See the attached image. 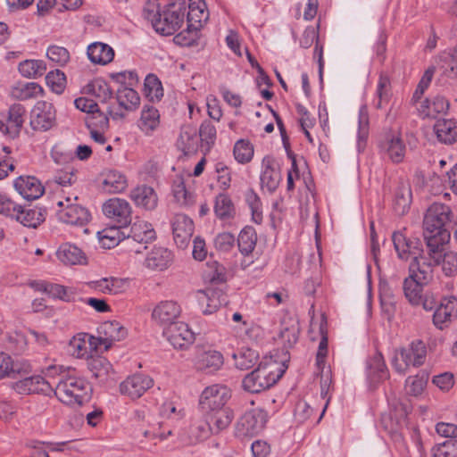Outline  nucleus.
<instances>
[{
    "label": "nucleus",
    "mask_w": 457,
    "mask_h": 457,
    "mask_svg": "<svg viewBox=\"0 0 457 457\" xmlns=\"http://www.w3.org/2000/svg\"><path fill=\"white\" fill-rule=\"evenodd\" d=\"M440 264L445 276H455L457 274V253L454 251L444 252L443 248Z\"/></svg>",
    "instance_id": "obj_50"
},
{
    "label": "nucleus",
    "mask_w": 457,
    "mask_h": 457,
    "mask_svg": "<svg viewBox=\"0 0 457 457\" xmlns=\"http://www.w3.org/2000/svg\"><path fill=\"white\" fill-rule=\"evenodd\" d=\"M411 203V190L409 186L400 185L395 194L394 210L396 214L403 215L410 209Z\"/></svg>",
    "instance_id": "obj_40"
},
{
    "label": "nucleus",
    "mask_w": 457,
    "mask_h": 457,
    "mask_svg": "<svg viewBox=\"0 0 457 457\" xmlns=\"http://www.w3.org/2000/svg\"><path fill=\"white\" fill-rule=\"evenodd\" d=\"M437 258L430 255V248L422 256H415L408 266L409 278L423 283L431 284L435 278V269L440 264L442 250L437 249Z\"/></svg>",
    "instance_id": "obj_8"
},
{
    "label": "nucleus",
    "mask_w": 457,
    "mask_h": 457,
    "mask_svg": "<svg viewBox=\"0 0 457 457\" xmlns=\"http://www.w3.org/2000/svg\"><path fill=\"white\" fill-rule=\"evenodd\" d=\"M392 240L395 250L401 260H412L415 256H422L426 253L422 242L419 238H409L401 231L395 232Z\"/></svg>",
    "instance_id": "obj_15"
},
{
    "label": "nucleus",
    "mask_w": 457,
    "mask_h": 457,
    "mask_svg": "<svg viewBox=\"0 0 457 457\" xmlns=\"http://www.w3.org/2000/svg\"><path fill=\"white\" fill-rule=\"evenodd\" d=\"M187 21L188 28L199 29L209 19V12L204 0H189L187 4Z\"/></svg>",
    "instance_id": "obj_24"
},
{
    "label": "nucleus",
    "mask_w": 457,
    "mask_h": 457,
    "mask_svg": "<svg viewBox=\"0 0 457 457\" xmlns=\"http://www.w3.org/2000/svg\"><path fill=\"white\" fill-rule=\"evenodd\" d=\"M129 196L137 206L152 211L156 208L158 196L154 189L146 185H140L130 191Z\"/></svg>",
    "instance_id": "obj_25"
},
{
    "label": "nucleus",
    "mask_w": 457,
    "mask_h": 457,
    "mask_svg": "<svg viewBox=\"0 0 457 457\" xmlns=\"http://www.w3.org/2000/svg\"><path fill=\"white\" fill-rule=\"evenodd\" d=\"M41 93L43 88L36 82H18L10 90L11 97L20 101L37 97Z\"/></svg>",
    "instance_id": "obj_34"
},
{
    "label": "nucleus",
    "mask_w": 457,
    "mask_h": 457,
    "mask_svg": "<svg viewBox=\"0 0 457 457\" xmlns=\"http://www.w3.org/2000/svg\"><path fill=\"white\" fill-rule=\"evenodd\" d=\"M46 81L48 87L56 93L62 94L65 88L66 77L60 70L49 71L46 76Z\"/></svg>",
    "instance_id": "obj_52"
},
{
    "label": "nucleus",
    "mask_w": 457,
    "mask_h": 457,
    "mask_svg": "<svg viewBox=\"0 0 457 457\" xmlns=\"http://www.w3.org/2000/svg\"><path fill=\"white\" fill-rule=\"evenodd\" d=\"M231 397L230 389L224 385L214 384L206 386L199 396L198 408L201 415L215 419L219 426L228 427L233 419V411L226 407Z\"/></svg>",
    "instance_id": "obj_3"
},
{
    "label": "nucleus",
    "mask_w": 457,
    "mask_h": 457,
    "mask_svg": "<svg viewBox=\"0 0 457 457\" xmlns=\"http://www.w3.org/2000/svg\"><path fill=\"white\" fill-rule=\"evenodd\" d=\"M187 12L186 0H170L161 10L158 0H147L142 15L149 21L154 30L162 36L173 35L184 22Z\"/></svg>",
    "instance_id": "obj_2"
},
{
    "label": "nucleus",
    "mask_w": 457,
    "mask_h": 457,
    "mask_svg": "<svg viewBox=\"0 0 457 457\" xmlns=\"http://www.w3.org/2000/svg\"><path fill=\"white\" fill-rule=\"evenodd\" d=\"M391 97V82L387 76L381 74L379 76L376 96L373 104L377 109H381L386 104H388Z\"/></svg>",
    "instance_id": "obj_43"
},
{
    "label": "nucleus",
    "mask_w": 457,
    "mask_h": 457,
    "mask_svg": "<svg viewBox=\"0 0 457 457\" xmlns=\"http://www.w3.org/2000/svg\"><path fill=\"white\" fill-rule=\"evenodd\" d=\"M128 187V180L124 174L115 170H107L104 174L103 188L110 194L123 192Z\"/></svg>",
    "instance_id": "obj_32"
},
{
    "label": "nucleus",
    "mask_w": 457,
    "mask_h": 457,
    "mask_svg": "<svg viewBox=\"0 0 457 457\" xmlns=\"http://www.w3.org/2000/svg\"><path fill=\"white\" fill-rule=\"evenodd\" d=\"M13 186L16 191L29 201L39 198L45 192L41 182L33 176H20L14 180Z\"/></svg>",
    "instance_id": "obj_21"
},
{
    "label": "nucleus",
    "mask_w": 457,
    "mask_h": 457,
    "mask_svg": "<svg viewBox=\"0 0 457 457\" xmlns=\"http://www.w3.org/2000/svg\"><path fill=\"white\" fill-rule=\"evenodd\" d=\"M214 213L220 220H230L236 215L235 205L228 194L220 193L215 197Z\"/></svg>",
    "instance_id": "obj_33"
},
{
    "label": "nucleus",
    "mask_w": 457,
    "mask_h": 457,
    "mask_svg": "<svg viewBox=\"0 0 457 457\" xmlns=\"http://www.w3.org/2000/svg\"><path fill=\"white\" fill-rule=\"evenodd\" d=\"M47 58L59 66H64L70 61V53L63 47L59 46H50L46 50Z\"/></svg>",
    "instance_id": "obj_56"
},
{
    "label": "nucleus",
    "mask_w": 457,
    "mask_h": 457,
    "mask_svg": "<svg viewBox=\"0 0 457 457\" xmlns=\"http://www.w3.org/2000/svg\"><path fill=\"white\" fill-rule=\"evenodd\" d=\"M427 357L426 344L420 340H413L408 347L401 348L392 360V365L399 374H405L408 368L420 367L424 364Z\"/></svg>",
    "instance_id": "obj_7"
},
{
    "label": "nucleus",
    "mask_w": 457,
    "mask_h": 457,
    "mask_svg": "<svg viewBox=\"0 0 457 457\" xmlns=\"http://www.w3.org/2000/svg\"><path fill=\"white\" fill-rule=\"evenodd\" d=\"M260 180L262 188H266L270 193H273L279 185L281 175L278 170L274 169L270 163H267L261 173Z\"/></svg>",
    "instance_id": "obj_44"
},
{
    "label": "nucleus",
    "mask_w": 457,
    "mask_h": 457,
    "mask_svg": "<svg viewBox=\"0 0 457 457\" xmlns=\"http://www.w3.org/2000/svg\"><path fill=\"white\" fill-rule=\"evenodd\" d=\"M287 369V365L285 361L278 365L271 357H265L259 362L255 370L243 378L242 386L249 393H261L276 384Z\"/></svg>",
    "instance_id": "obj_4"
},
{
    "label": "nucleus",
    "mask_w": 457,
    "mask_h": 457,
    "mask_svg": "<svg viewBox=\"0 0 457 457\" xmlns=\"http://www.w3.org/2000/svg\"><path fill=\"white\" fill-rule=\"evenodd\" d=\"M259 353L252 348H241L233 353L235 366L242 370L252 369L259 361Z\"/></svg>",
    "instance_id": "obj_39"
},
{
    "label": "nucleus",
    "mask_w": 457,
    "mask_h": 457,
    "mask_svg": "<svg viewBox=\"0 0 457 457\" xmlns=\"http://www.w3.org/2000/svg\"><path fill=\"white\" fill-rule=\"evenodd\" d=\"M101 329L106 337L105 341H120L127 336V329L117 320L105 321Z\"/></svg>",
    "instance_id": "obj_48"
},
{
    "label": "nucleus",
    "mask_w": 457,
    "mask_h": 457,
    "mask_svg": "<svg viewBox=\"0 0 457 457\" xmlns=\"http://www.w3.org/2000/svg\"><path fill=\"white\" fill-rule=\"evenodd\" d=\"M13 390L20 395L43 394L50 395L54 385L41 376H31L12 384Z\"/></svg>",
    "instance_id": "obj_18"
},
{
    "label": "nucleus",
    "mask_w": 457,
    "mask_h": 457,
    "mask_svg": "<svg viewBox=\"0 0 457 457\" xmlns=\"http://www.w3.org/2000/svg\"><path fill=\"white\" fill-rule=\"evenodd\" d=\"M116 100L120 107L127 111L136 110L140 104V97L136 90L126 86H120L116 92Z\"/></svg>",
    "instance_id": "obj_36"
},
{
    "label": "nucleus",
    "mask_w": 457,
    "mask_h": 457,
    "mask_svg": "<svg viewBox=\"0 0 457 457\" xmlns=\"http://www.w3.org/2000/svg\"><path fill=\"white\" fill-rule=\"evenodd\" d=\"M160 124L159 111L153 105L145 104L141 112L138 127L146 135L154 131Z\"/></svg>",
    "instance_id": "obj_35"
},
{
    "label": "nucleus",
    "mask_w": 457,
    "mask_h": 457,
    "mask_svg": "<svg viewBox=\"0 0 457 457\" xmlns=\"http://www.w3.org/2000/svg\"><path fill=\"white\" fill-rule=\"evenodd\" d=\"M88 335L79 334L74 337L70 342V347L72 350V354L78 358H83L87 356L88 353V342L87 338Z\"/></svg>",
    "instance_id": "obj_58"
},
{
    "label": "nucleus",
    "mask_w": 457,
    "mask_h": 457,
    "mask_svg": "<svg viewBox=\"0 0 457 457\" xmlns=\"http://www.w3.org/2000/svg\"><path fill=\"white\" fill-rule=\"evenodd\" d=\"M87 368L98 383L106 384L114 380L112 363L104 356H91L87 361Z\"/></svg>",
    "instance_id": "obj_20"
},
{
    "label": "nucleus",
    "mask_w": 457,
    "mask_h": 457,
    "mask_svg": "<svg viewBox=\"0 0 457 457\" xmlns=\"http://www.w3.org/2000/svg\"><path fill=\"white\" fill-rule=\"evenodd\" d=\"M428 379V374L425 371L419 372L415 376H410L405 380L406 393L412 396H418L424 391Z\"/></svg>",
    "instance_id": "obj_46"
},
{
    "label": "nucleus",
    "mask_w": 457,
    "mask_h": 457,
    "mask_svg": "<svg viewBox=\"0 0 457 457\" xmlns=\"http://www.w3.org/2000/svg\"><path fill=\"white\" fill-rule=\"evenodd\" d=\"M378 149L383 159L395 164L403 162L406 154V145L399 133L382 135L378 140Z\"/></svg>",
    "instance_id": "obj_9"
},
{
    "label": "nucleus",
    "mask_w": 457,
    "mask_h": 457,
    "mask_svg": "<svg viewBox=\"0 0 457 457\" xmlns=\"http://www.w3.org/2000/svg\"><path fill=\"white\" fill-rule=\"evenodd\" d=\"M428 286L429 284L406 277L403 281L404 297L411 306H422L427 312L433 311L437 304V295L430 289H426Z\"/></svg>",
    "instance_id": "obj_6"
},
{
    "label": "nucleus",
    "mask_w": 457,
    "mask_h": 457,
    "mask_svg": "<svg viewBox=\"0 0 457 457\" xmlns=\"http://www.w3.org/2000/svg\"><path fill=\"white\" fill-rule=\"evenodd\" d=\"M232 320L234 322H241L245 328V337L250 340H256L262 333L261 327L254 324L253 322L248 323L244 320V317L239 312L232 314Z\"/></svg>",
    "instance_id": "obj_60"
},
{
    "label": "nucleus",
    "mask_w": 457,
    "mask_h": 457,
    "mask_svg": "<svg viewBox=\"0 0 457 457\" xmlns=\"http://www.w3.org/2000/svg\"><path fill=\"white\" fill-rule=\"evenodd\" d=\"M235 159L240 163L249 162L253 156V145L245 140H238L234 146Z\"/></svg>",
    "instance_id": "obj_51"
},
{
    "label": "nucleus",
    "mask_w": 457,
    "mask_h": 457,
    "mask_svg": "<svg viewBox=\"0 0 457 457\" xmlns=\"http://www.w3.org/2000/svg\"><path fill=\"white\" fill-rule=\"evenodd\" d=\"M57 205L61 207L57 212V217L60 221L80 227L89 221V212L79 204H72L70 197L65 199V203L59 201Z\"/></svg>",
    "instance_id": "obj_14"
},
{
    "label": "nucleus",
    "mask_w": 457,
    "mask_h": 457,
    "mask_svg": "<svg viewBox=\"0 0 457 457\" xmlns=\"http://www.w3.org/2000/svg\"><path fill=\"white\" fill-rule=\"evenodd\" d=\"M56 122V111L53 104L46 101H38L30 113V126L32 129L47 131Z\"/></svg>",
    "instance_id": "obj_11"
},
{
    "label": "nucleus",
    "mask_w": 457,
    "mask_h": 457,
    "mask_svg": "<svg viewBox=\"0 0 457 457\" xmlns=\"http://www.w3.org/2000/svg\"><path fill=\"white\" fill-rule=\"evenodd\" d=\"M27 338L20 332L9 334L6 340V348L14 354H21L27 349Z\"/></svg>",
    "instance_id": "obj_53"
},
{
    "label": "nucleus",
    "mask_w": 457,
    "mask_h": 457,
    "mask_svg": "<svg viewBox=\"0 0 457 457\" xmlns=\"http://www.w3.org/2000/svg\"><path fill=\"white\" fill-rule=\"evenodd\" d=\"M245 200L249 206L253 219L257 221L262 220V202L257 193L253 188H248L245 193Z\"/></svg>",
    "instance_id": "obj_55"
},
{
    "label": "nucleus",
    "mask_w": 457,
    "mask_h": 457,
    "mask_svg": "<svg viewBox=\"0 0 457 457\" xmlns=\"http://www.w3.org/2000/svg\"><path fill=\"white\" fill-rule=\"evenodd\" d=\"M53 392L62 403L71 405H82L90 400L92 395L91 385L82 378L62 376Z\"/></svg>",
    "instance_id": "obj_5"
},
{
    "label": "nucleus",
    "mask_w": 457,
    "mask_h": 457,
    "mask_svg": "<svg viewBox=\"0 0 457 457\" xmlns=\"http://www.w3.org/2000/svg\"><path fill=\"white\" fill-rule=\"evenodd\" d=\"M156 233L153 225L143 220H136L130 227L128 238L140 244H147L155 239Z\"/></svg>",
    "instance_id": "obj_26"
},
{
    "label": "nucleus",
    "mask_w": 457,
    "mask_h": 457,
    "mask_svg": "<svg viewBox=\"0 0 457 457\" xmlns=\"http://www.w3.org/2000/svg\"><path fill=\"white\" fill-rule=\"evenodd\" d=\"M173 262V253L165 247H154L146 255L144 265L151 270L162 271L168 269Z\"/></svg>",
    "instance_id": "obj_22"
},
{
    "label": "nucleus",
    "mask_w": 457,
    "mask_h": 457,
    "mask_svg": "<svg viewBox=\"0 0 457 457\" xmlns=\"http://www.w3.org/2000/svg\"><path fill=\"white\" fill-rule=\"evenodd\" d=\"M26 115V109L21 104H13L8 110L7 121L11 125V137L15 138L20 135V132L24 124V117Z\"/></svg>",
    "instance_id": "obj_37"
},
{
    "label": "nucleus",
    "mask_w": 457,
    "mask_h": 457,
    "mask_svg": "<svg viewBox=\"0 0 457 457\" xmlns=\"http://www.w3.org/2000/svg\"><path fill=\"white\" fill-rule=\"evenodd\" d=\"M224 363V358L220 352L216 350H201L197 353L195 365L197 370L213 372L220 370Z\"/></svg>",
    "instance_id": "obj_23"
},
{
    "label": "nucleus",
    "mask_w": 457,
    "mask_h": 457,
    "mask_svg": "<svg viewBox=\"0 0 457 457\" xmlns=\"http://www.w3.org/2000/svg\"><path fill=\"white\" fill-rule=\"evenodd\" d=\"M60 262L68 265L85 263L86 257L81 249L72 244H62L56 252Z\"/></svg>",
    "instance_id": "obj_31"
},
{
    "label": "nucleus",
    "mask_w": 457,
    "mask_h": 457,
    "mask_svg": "<svg viewBox=\"0 0 457 457\" xmlns=\"http://www.w3.org/2000/svg\"><path fill=\"white\" fill-rule=\"evenodd\" d=\"M87 57L95 64L105 65L114 58V50L107 44L95 42L87 47Z\"/></svg>",
    "instance_id": "obj_28"
},
{
    "label": "nucleus",
    "mask_w": 457,
    "mask_h": 457,
    "mask_svg": "<svg viewBox=\"0 0 457 457\" xmlns=\"http://www.w3.org/2000/svg\"><path fill=\"white\" fill-rule=\"evenodd\" d=\"M367 367L370 373L376 374L378 379H383L387 377L386 366L384 361L383 355L380 353H376L373 357L368 361Z\"/></svg>",
    "instance_id": "obj_59"
},
{
    "label": "nucleus",
    "mask_w": 457,
    "mask_h": 457,
    "mask_svg": "<svg viewBox=\"0 0 457 457\" xmlns=\"http://www.w3.org/2000/svg\"><path fill=\"white\" fill-rule=\"evenodd\" d=\"M268 421V413L263 409L256 408L245 412L236 426L238 436H253L262 432Z\"/></svg>",
    "instance_id": "obj_10"
},
{
    "label": "nucleus",
    "mask_w": 457,
    "mask_h": 457,
    "mask_svg": "<svg viewBox=\"0 0 457 457\" xmlns=\"http://www.w3.org/2000/svg\"><path fill=\"white\" fill-rule=\"evenodd\" d=\"M87 87L88 90L103 103L107 102L112 97V90L104 79H96L88 84Z\"/></svg>",
    "instance_id": "obj_49"
},
{
    "label": "nucleus",
    "mask_w": 457,
    "mask_h": 457,
    "mask_svg": "<svg viewBox=\"0 0 457 457\" xmlns=\"http://www.w3.org/2000/svg\"><path fill=\"white\" fill-rule=\"evenodd\" d=\"M198 33L199 29L187 27L174 37V42L182 46H194L199 37Z\"/></svg>",
    "instance_id": "obj_63"
},
{
    "label": "nucleus",
    "mask_w": 457,
    "mask_h": 457,
    "mask_svg": "<svg viewBox=\"0 0 457 457\" xmlns=\"http://www.w3.org/2000/svg\"><path fill=\"white\" fill-rule=\"evenodd\" d=\"M154 379L143 373H135L126 378L119 386L120 393L131 400L140 398L148 389L154 386Z\"/></svg>",
    "instance_id": "obj_13"
},
{
    "label": "nucleus",
    "mask_w": 457,
    "mask_h": 457,
    "mask_svg": "<svg viewBox=\"0 0 457 457\" xmlns=\"http://www.w3.org/2000/svg\"><path fill=\"white\" fill-rule=\"evenodd\" d=\"M203 420L192 427L193 433H195L197 440H204L212 434H219L228 427L219 426L215 422V419H211L206 415H202Z\"/></svg>",
    "instance_id": "obj_38"
},
{
    "label": "nucleus",
    "mask_w": 457,
    "mask_h": 457,
    "mask_svg": "<svg viewBox=\"0 0 457 457\" xmlns=\"http://www.w3.org/2000/svg\"><path fill=\"white\" fill-rule=\"evenodd\" d=\"M216 128L210 120H204L202 122L199 128V136L203 142H204L208 146L213 145L216 140Z\"/></svg>",
    "instance_id": "obj_64"
},
{
    "label": "nucleus",
    "mask_w": 457,
    "mask_h": 457,
    "mask_svg": "<svg viewBox=\"0 0 457 457\" xmlns=\"http://www.w3.org/2000/svg\"><path fill=\"white\" fill-rule=\"evenodd\" d=\"M449 106V101L445 96L437 95L423 101L419 111L424 117L435 118L437 114L446 113Z\"/></svg>",
    "instance_id": "obj_29"
},
{
    "label": "nucleus",
    "mask_w": 457,
    "mask_h": 457,
    "mask_svg": "<svg viewBox=\"0 0 457 457\" xmlns=\"http://www.w3.org/2000/svg\"><path fill=\"white\" fill-rule=\"evenodd\" d=\"M85 122L88 130L107 129L109 128V118L100 109L91 115H87Z\"/></svg>",
    "instance_id": "obj_54"
},
{
    "label": "nucleus",
    "mask_w": 457,
    "mask_h": 457,
    "mask_svg": "<svg viewBox=\"0 0 457 457\" xmlns=\"http://www.w3.org/2000/svg\"><path fill=\"white\" fill-rule=\"evenodd\" d=\"M120 234L119 228L104 229L100 233V242L103 247L111 249L120 242ZM124 235V233H122ZM125 236H123V238Z\"/></svg>",
    "instance_id": "obj_62"
},
{
    "label": "nucleus",
    "mask_w": 457,
    "mask_h": 457,
    "mask_svg": "<svg viewBox=\"0 0 457 457\" xmlns=\"http://www.w3.org/2000/svg\"><path fill=\"white\" fill-rule=\"evenodd\" d=\"M181 308L177 302L166 300L160 302L152 312L153 320L160 326L169 327L177 323Z\"/></svg>",
    "instance_id": "obj_19"
},
{
    "label": "nucleus",
    "mask_w": 457,
    "mask_h": 457,
    "mask_svg": "<svg viewBox=\"0 0 457 457\" xmlns=\"http://www.w3.org/2000/svg\"><path fill=\"white\" fill-rule=\"evenodd\" d=\"M433 457H457V440L449 439L436 445Z\"/></svg>",
    "instance_id": "obj_61"
},
{
    "label": "nucleus",
    "mask_w": 457,
    "mask_h": 457,
    "mask_svg": "<svg viewBox=\"0 0 457 457\" xmlns=\"http://www.w3.org/2000/svg\"><path fill=\"white\" fill-rule=\"evenodd\" d=\"M45 213L46 211L41 208L35 207L26 209L20 205L14 219L25 227L37 228L45 220Z\"/></svg>",
    "instance_id": "obj_30"
},
{
    "label": "nucleus",
    "mask_w": 457,
    "mask_h": 457,
    "mask_svg": "<svg viewBox=\"0 0 457 457\" xmlns=\"http://www.w3.org/2000/svg\"><path fill=\"white\" fill-rule=\"evenodd\" d=\"M102 211L106 218L116 223L119 228H125L131 222V206L125 199L111 198L104 203Z\"/></svg>",
    "instance_id": "obj_12"
},
{
    "label": "nucleus",
    "mask_w": 457,
    "mask_h": 457,
    "mask_svg": "<svg viewBox=\"0 0 457 457\" xmlns=\"http://www.w3.org/2000/svg\"><path fill=\"white\" fill-rule=\"evenodd\" d=\"M128 281L124 278L112 277L96 281V287L104 294L118 295L126 290Z\"/></svg>",
    "instance_id": "obj_45"
},
{
    "label": "nucleus",
    "mask_w": 457,
    "mask_h": 457,
    "mask_svg": "<svg viewBox=\"0 0 457 457\" xmlns=\"http://www.w3.org/2000/svg\"><path fill=\"white\" fill-rule=\"evenodd\" d=\"M48 295L52 298L60 299L63 302H72L75 300L76 292L72 287L52 283Z\"/></svg>",
    "instance_id": "obj_57"
},
{
    "label": "nucleus",
    "mask_w": 457,
    "mask_h": 457,
    "mask_svg": "<svg viewBox=\"0 0 457 457\" xmlns=\"http://www.w3.org/2000/svg\"><path fill=\"white\" fill-rule=\"evenodd\" d=\"M18 71L25 78H38L45 74L46 64L42 60H25L19 63Z\"/></svg>",
    "instance_id": "obj_42"
},
{
    "label": "nucleus",
    "mask_w": 457,
    "mask_h": 457,
    "mask_svg": "<svg viewBox=\"0 0 457 457\" xmlns=\"http://www.w3.org/2000/svg\"><path fill=\"white\" fill-rule=\"evenodd\" d=\"M163 336L176 348L184 350L188 348L195 341V334L185 322L170 324L163 330Z\"/></svg>",
    "instance_id": "obj_17"
},
{
    "label": "nucleus",
    "mask_w": 457,
    "mask_h": 457,
    "mask_svg": "<svg viewBox=\"0 0 457 457\" xmlns=\"http://www.w3.org/2000/svg\"><path fill=\"white\" fill-rule=\"evenodd\" d=\"M144 93L151 102L159 101L163 96V89L159 79L154 74H148L145 79Z\"/></svg>",
    "instance_id": "obj_47"
},
{
    "label": "nucleus",
    "mask_w": 457,
    "mask_h": 457,
    "mask_svg": "<svg viewBox=\"0 0 457 457\" xmlns=\"http://www.w3.org/2000/svg\"><path fill=\"white\" fill-rule=\"evenodd\" d=\"M256 242L257 235L253 227L246 226L240 231L237 237V245L242 254H250L254 250Z\"/></svg>",
    "instance_id": "obj_41"
},
{
    "label": "nucleus",
    "mask_w": 457,
    "mask_h": 457,
    "mask_svg": "<svg viewBox=\"0 0 457 457\" xmlns=\"http://www.w3.org/2000/svg\"><path fill=\"white\" fill-rule=\"evenodd\" d=\"M452 216L450 206L442 203H433L425 213L423 236L433 257L437 258V249L442 250L450 240Z\"/></svg>",
    "instance_id": "obj_1"
},
{
    "label": "nucleus",
    "mask_w": 457,
    "mask_h": 457,
    "mask_svg": "<svg viewBox=\"0 0 457 457\" xmlns=\"http://www.w3.org/2000/svg\"><path fill=\"white\" fill-rule=\"evenodd\" d=\"M170 225L177 246L180 249L187 248L195 230L193 220L186 214L177 213L172 217Z\"/></svg>",
    "instance_id": "obj_16"
},
{
    "label": "nucleus",
    "mask_w": 457,
    "mask_h": 457,
    "mask_svg": "<svg viewBox=\"0 0 457 457\" xmlns=\"http://www.w3.org/2000/svg\"><path fill=\"white\" fill-rule=\"evenodd\" d=\"M434 131L439 142L452 145L457 141V121L453 119L438 120Z\"/></svg>",
    "instance_id": "obj_27"
}]
</instances>
